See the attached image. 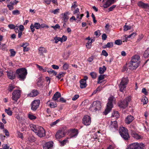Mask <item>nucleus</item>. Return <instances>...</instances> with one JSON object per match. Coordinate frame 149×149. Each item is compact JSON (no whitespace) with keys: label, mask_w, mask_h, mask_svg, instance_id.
I'll return each mask as SVG.
<instances>
[{"label":"nucleus","mask_w":149,"mask_h":149,"mask_svg":"<svg viewBox=\"0 0 149 149\" xmlns=\"http://www.w3.org/2000/svg\"><path fill=\"white\" fill-rule=\"evenodd\" d=\"M31 129L40 137L45 136L46 135L45 130L42 127L31 124L30 125Z\"/></svg>","instance_id":"f257e3e1"},{"label":"nucleus","mask_w":149,"mask_h":149,"mask_svg":"<svg viewBox=\"0 0 149 149\" xmlns=\"http://www.w3.org/2000/svg\"><path fill=\"white\" fill-rule=\"evenodd\" d=\"M140 57L138 55H135L132 57V60L129 63V68L130 69H136L140 64Z\"/></svg>","instance_id":"f03ea898"},{"label":"nucleus","mask_w":149,"mask_h":149,"mask_svg":"<svg viewBox=\"0 0 149 149\" xmlns=\"http://www.w3.org/2000/svg\"><path fill=\"white\" fill-rule=\"evenodd\" d=\"M16 73L17 74V77L20 80H24L27 74L26 70L25 68H21L17 69Z\"/></svg>","instance_id":"7ed1b4c3"},{"label":"nucleus","mask_w":149,"mask_h":149,"mask_svg":"<svg viewBox=\"0 0 149 149\" xmlns=\"http://www.w3.org/2000/svg\"><path fill=\"white\" fill-rule=\"evenodd\" d=\"M119 133L122 137L125 140H127L130 138L128 130L125 127H120L119 130Z\"/></svg>","instance_id":"20e7f679"},{"label":"nucleus","mask_w":149,"mask_h":149,"mask_svg":"<svg viewBox=\"0 0 149 149\" xmlns=\"http://www.w3.org/2000/svg\"><path fill=\"white\" fill-rule=\"evenodd\" d=\"M113 99V97H110L108 99V102L107 104V108L105 111L103 112L104 114L107 115L111 110L112 108L113 107L112 102Z\"/></svg>","instance_id":"39448f33"},{"label":"nucleus","mask_w":149,"mask_h":149,"mask_svg":"<svg viewBox=\"0 0 149 149\" xmlns=\"http://www.w3.org/2000/svg\"><path fill=\"white\" fill-rule=\"evenodd\" d=\"M101 103L99 101L94 102L90 107V110L93 111H96L100 110L101 107Z\"/></svg>","instance_id":"423d86ee"},{"label":"nucleus","mask_w":149,"mask_h":149,"mask_svg":"<svg viewBox=\"0 0 149 149\" xmlns=\"http://www.w3.org/2000/svg\"><path fill=\"white\" fill-rule=\"evenodd\" d=\"M127 149H145V148L143 144L135 143L128 145Z\"/></svg>","instance_id":"0eeeda50"},{"label":"nucleus","mask_w":149,"mask_h":149,"mask_svg":"<svg viewBox=\"0 0 149 149\" xmlns=\"http://www.w3.org/2000/svg\"><path fill=\"white\" fill-rule=\"evenodd\" d=\"M128 82V79L127 78H122L119 86L120 90V91L123 92L124 89L126 87V85L127 84Z\"/></svg>","instance_id":"6e6552de"},{"label":"nucleus","mask_w":149,"mask_h":149,"mask_svg":"<svg viewBox=\"0 0 149 149\" xmlns=\"http://www.w3.org/2000/svg\"><path fill=\"white\" fill-rule=\"evenodd\" d=\"M20 91L19 90H15L12 93V99L13 100L17 102L20 98Z\"/></svg>","instance_id":"1a4fd4ad"},{"label":"nucleus","mask_w":149,"mask_h":149,"mask_svg":"<svg viewBox=\"0 0 149 149\" xmlns=\"http://www.w3.org/2000/svg\"><path fill=\"white\" fill-rule=\"evenodd\" d=\"M82 121L84 124L86 125H89L91 123V118L89 116L86 115L83 117Z\"/></svg>","instance_id":"9d476101"},{"label":"nucleus","mask_w":149,"mask_h":149,"mask_svg":"<svg viewBox=\"0 0 149 149\" xmlns=\"http://www.w3.org/2000/svg\"><path fill=\"white\" fill-rule=\"evenodd\" d=\"M40 103V101L38 100H34L31 103V109L35 111L38 107Z\"/></svg>","instance_id":"9b49d317"},{"label":"nucleus","mask_w":149,"mask_h":149,"mask_svg":"<svg viewBox=\"0 0 149 149\" xmlns=\"http://www.w3.org/2000/svg\"><path fill=\"white\" fill-rule=\"evenodd\" d=\"M110 127V129L113 131L117 130L118 125L117 121H111Z\"/></svg>","instance_id":"f8f14e48"},{"label":"nucleus","mask_w":149,"mask_h":149,"mask_svg":"<svg viewBox=\"0 0 149 149\" xmlns=\"http://www.w3.org/2000/svg\"><path fill=\"white\" fill-rule=\"evenodd\" d=\"M65 135V133L63 131L58 130L55 135V137L56 139H59L64 137Z\"/></svg>","instance_id":"ddd939ff"},{"label":"nucleus","mask_w":149,"mask_h":149,"mask_svg":"<svg viewBox=\"0 0 149 149\" xmlns=\"http://www.w3.org/2000/svg\"><path fill=\"white\" fill-rule=\"evenodd\" d=\"M138 6L143 8H149V5L148 3H146L141 1H139L137 3Z\"/></svg>","instance_id":"4468645a"},{"label":"nucleus","mask_w":149,"mask_h":149,"mask_svg":"<svg viewBox=\"0 0 149 149\" xmlns=\"http://www.w3.org/2000/svg\"><path fill=\"white\" fill-rule=\"evenodd\" d=\"M52 141H49L46 143L43 146V149H51L53 146Z\"/></svg>","instance_id":"2eb2a0df"},{"label":"nucleus","mask_w":149,"mask_h":149,"mask_svg":"<svg viewBox=\"0 0 149 149\" xmlns=\"http://www.w3.org/2000/svg\"><path fill=\"white\" fill-rule=\"evenodd\" d=\"M134 118L133 116H128L125 120V122L127 124H129L134 120Z\"/></svg>","instance_id":"dca6fc26"},{"label":"nucleus","mask_w":149,"mask_h":149,"mask_svg":"<svg viewBox=\"0 0 149 149\" xmlns=\"http://www.w3.org/2000/svg\"><path fill=\"white\" fill-rule=\"evenodd\" d=\"M115 2V0H108L104 4L103 7L104 8H107Z\"/></svg>","instance_id":"f3484780"},{"label":"nucleus","mask_w":149,"mask_h":149,"mask_svg":"<svg viewBox=\"0 0 149 149\" xmlns=\"http://www.w3.org/2000/svg\"><path fill=\"white\" fill-rule=\"evenodd\" d=\"M7 73V75L8 78L11 79H13L15 78V75L14 72L11 71H7L6 72Z\"/></svg>","instance_id":"a211bd4d"},{"label":"nucleus","mask_w":149,"mask_h":149,"mask_svg":"<svg viewBox=\"0 0 149 149\" xmlns=\"http://www.w3.org/2000/svg\"><path fill=\"white\" fill-rule=\"evenodd\" d=\"M131 134L132 136L136 139H139L142 138V137L140 135L134 131H132Z\"/></svg>","instance_id":"6ab92c4d"},{"label":"nucleus","mask_w":149,"mask_h":149,"mask_svg":"<svg viewBox=\"0 0 149 149\" xmlns=\"http://www.w3.org/2000/svg\"><path fill=\"white\" fill-rule=\"evenodd\" d=\"M68 12L61 14V15L62 16L63 20L65 22H67L69 19V17L68 16Z\"/></svg>","instance_id":"aec40b11"},{"label":"nucleus","mask_w":149,"mask_h":149,"mask_svg":"<svg viewBox=\"0 0 149 149\" xmlns=\"http://www.w3.org/2000/svg\"><path fill=\"white\" fill-rule=\"evenodd\" d=\"M61 97V93L58 92H57L54 95L52 99L54 101H57L58 99Z\"/></svg>","instance_id":"412c9836"},{"label":"nucleus","mask_w":149,"mask_h":149,"mask_svg":"<svg viewBox=\"0 0 149 149\" xmlns=\"http://www.w3.org/2000/svg\"><path fill=\"white\" fill-rule=\"evenodd\" d=\"M86 81L85 80L81 79L80 81V87L81 88H85L87 86V85L86 84Z\"/></svg>","instance_id":"4be33fe9"},{"label":"nucleus","mask_w":149,"mask_h":149,"mask_svg":"<svg viewBox=\"0 0 149 149\" xmlns=\"http://www.w3.org/2000/svg\"><path fill=\"white\" fill-rule=\"evenodd\" d=\"M47 52L46 49L43 47H40L39 49V54L40 55H43L44 53Z\"/></svg>","instance_id":"5701e85b"},{"label":"nucleus","mask_w":149,"mask_h":149,"mask_svg":"<svg viewBox=\"0 0 149 149\" xmlns=\"http://www.w3.org/2000/svg\"><path fill=\"white\" fill-rule=\"evenodd\" d=\"M128 104L127 102L124 100L121 102L119 105L120 107L124 109L126 108Z\"/></svg>","instance_id":"b1692460"},{"label":"nucleus","mask_w":149,"mask_h":149,"mask_svg":"<svg viewBox=\"0 0 149 149\" xmlns=\"http://www.w3.org/2000/svg\"><path fill=\"white\" fill-rule=\"evenodd\" d=\"M47 104L49 105L51 108H55L57 106V104L56 102L54 103L50 101H48L47 102Z\"/></svg>","instance_id":"393cba45"},{"label":"nucleus","mask_w":149,"mask_h":149,"mask_svg":"<svg viewBox=\"0 0 149 149\" xmlns=\"http://www.w3.org/2000/svg\"><path fill=\"white\" fill-rule=\"evenodd\" d=\"M17 88V87L15 86V85L13 84H10L8 87V91L11 92L13 89H16Z\"/></svg>","instance_id":"a878e982"},{"label":"nucleus","mask_w":149,"mask_h":149,"mask_svg":"<svg viewBox=\"0 0 149 149\" xmlns=\"http://www.w3.org/2000/svg\"><path fill=\"white\" fill-rule=\"evenodd\" d=\"M38 92L37 90H33L29 94V95L31 97H34L36 96L38 94Z\"/></svg>","instance_id":"bb28decb"},{"label":"nucleus","mask_w":149,"mask_h":149,"mask_svg":"<svg viewBox=\"0 0 149 149\" xmlns=\"http://www.w3.org/2000/svg\"><path fill=\"white\" fill-rule=\"evenodd\" d=\"M78 134V131L77 130H71V136L72 137L77 136Z\"/></svg>","instance_id":"cd10ccee"},{"label":"nucleus","mask_w":149,"mask_h":149,"mask_svg":"<svg viewBox=\"0 0 149 149\" xmlns=\"http://www.w3.org/2000/svg\"><path fill=\"white\" fill-rule=\"evenodd\" d=\"M76 20H77V22H78L81 21V20L82 19V17L84 16V14H80V13L76 14Z\"/></svg>","instance_id":"c85d7f7f"},{"label":"nucleus","mask_w":149,"mask_h":149,"mask_svg":"<svg viewBox=\"0 0 149 149\" xmlns=\"http://www.w3.org/2000/svg\"><path fill=\"white\" fill-rule=\"evenodd\" d=\"M119 116V115L118 111H114L112 113L111 117H115L116 118H118Z\"/></svg>","instance_id":"c756f323"},{"label":"nucleus","mask_w":149,"mask_h":149,"mask_svg":"<svg viewBox=\"0 0 149 149\" xmlns=\"http://www.w3.org/2000/svg\"><path fill=\"white\" fill-rule=\"evenodd\" d=\"M113 44L112 42H108L107 44L104 45L103 47L104 48H110L113 47Z\"/></svg>","instance_id":"7c9ffc66"},{"label":"nucleus","mask_w":149,"mask_h":149,"mask_svg":"<svg viewBox=\"0 0 149 149\" xmlns=\"http://www.w3.org/2000/svg\"><path fill=\"white\" fill-rule=\"evenodd\" d=\"M106 70V68L104 66H103L102 68L100 67L99 70V73L100 74H103Z\"/></svg>","instance_id":"2f4dec72"},{"label":"nucleus","mask_w":149,"mask_h":149,"mask_svg":"<svg viewBox=\"0 0 149 149\" xmlns=\"http://www.w3.org/2000/svg\"><path fill=\"white\" fill-rule=\"evenodd\" d=\"M143 56L145 58H148L149 57V47L144 52Z\"/></svg>","instance_id":"473e14b6"},{"label":"nucleus","mask_w":149,"mask_h":149,"mask_svg":"<svg viewBox=\"0 0 149 149\" xmlns=\"http://www.w3.org/2000/svg\"><path fill=\"white\" fill-rule=\"evenodd\" d=\"M65 74V72H60L59 73L58 75L56 76V77H57L58 79H59L61 77H63Z\"/></svg>","instance_id":"72a5a7b5"},{"label":"nucleus","mask_w":149,"mask_h":149,"mask_svg":"<svg viewBox=\"0 0 149 149\" xmlns=\"http://www.w3.org/2000/svg\"><path fill=\"white\" fill-rule=\"evenodd\" d=\"M5 111L9 116H11L12 114V112L10 110V108H8V109H5Z\"/></svg>","instance_id":"f704fd0d"},{"label":"nucleus","mask_w":149,"mask_h":149,"mask_svg":"<svg viewBox=\"0 0 149 149\" xmlns=\"http://www.w3.org/2000/svg\"><path fill=\"white\" fill-rule=\"evenodd\" d=\"M141 101L143 102V104H147L148 102V99L145 96L143 97L141 100Z\"/></svg>","instance_id":"c9c22d12"},{"label":"nucleus","mask_w":149,"mask_h":149,"mask_svg":"<svg viewBox=\"0 0 149 149\" xmlns=\"http://www.w3.org/2000/svg\"><path fill=\"white\" fill-rule=\"evenodd\" d=\"M47 72L49 74H53L55 75H56L57 74V72H56L51 69H49L47 70Z\"/></svg>","instance_id":"e433bc0d"},{"label":"nucleus","mask_w":149,"mask_h":149,"mask_svg":"<svg viewBox=\"0 0 149 149\" xmlns=\"http://www.w3.org/2000/svg\"><path fill=\"white\" fill-rule=\"evenodd\" d=\"M92 42V41L88 40L86 44V47L87 48L89 49L91 48Z\"/></svg>","instance_id":"4c0bfd02"},{"label":"nucleus","mask_w":149,"mask_h":149,"mask_svg":"<svg viewBox=\"0 0 149 149\" xmlns=\"http://www.w3.org/2000/svg\"><path fill=\"white\" fill-rule=\"evenodd\" d=\"M90 75L92 78L95 79L97 77V74L95 72H93L90 73Z\"/></svg>","instance_id":"58836bf2"},{"label":"nucleus","mask_w":149,"mask_h":149,"mask_svg":"<svg viewBox=\"0 0 149 149\" xmlns=\"http://www.w3.org/2000/svg\"><path fill=\"white\" fill-rule=\"evenodd\" d=\"M34 26L36 29H38L40 28L41 25H40L39 23L36 22L34 24Z\"/></svg>","instance_id":"ea45409f"},{"label":"nucleus","mask_w":149,"mask_h":149,"mask_svg":"<svg viewBox=\"0 0 149 149\" xmlns=\"http://www.w3.org/2000/svg\"><path fill=\"white\" fill-rule=\"evenodd\" d=\"M131 28L132 27L131 26L125 25L124 26V31H127L131 29Z\"/></svg>","instance_id":"a19ab883"},{"label":"nucleus","mask_w":149,"mask_h":149,"mask_svg":"<svg viewBox=\"0 0 149 149\" xmlns=\"http://www.w3.org/2000/svg\"><path fill=\"white\" fill-rule=\"evenodd\" d=\"M19 11L18 10H15L12 11V14L14 15H17L20 14Z\"/></svg>","instance_id":"79ce46f5"},{"label":"nucleus","mask_w":149,"mask_h":149,"mask_svg":"<svg viewBox=\"0 0 149 149\" xmlns=\"http://www.w3.org/2000/svg\"><path fill=\"white\" fill-rule=\"evenodd\" d=\"M28 117L31 120H34L36 118V116L31 114H29L28 115Z\"/></svg>","instance_id":"37998d69"},{"label":"nucleus","mask_w":149,"mask_h":149,"mask_svg":"<svg viewBox=\"0 0 149 149\" xmlns=\"http://www.w3.org/2000/svg\"><path fill=\"white\" fill-rule=\"evenodd\" d=\"M0 48L3 50H5L6 49V46L4 44H3L0 46Z\"/></svg>","instance_id":"c03bdc74"},{"label":"nucleus","mask_w":149,"mask_h":149,"mask_svg":"<svg viewBox=\"0 0 149 149\" xmlns=\"http://www.w3.org/2000/svg\"><path fill=\"white\" fill-rule=\"evenodd\" d=\"M54 39L55 40V42L56 43H57L58 41L61 42V38L60 37H55L54 38Z\"/></svg>","instance_id":"a18cd8bd"},{"label":"nucleus","mask_w":149,"mask_h":149,"mask_svg":"<svg viewBox=\"0 0 149 149\" xmlns=\"http://www.w3.org/2000/svg\"><path fill=\"white\" fill-rule=\"evenodd\" d=\"M68 141L67 139H64L63 141H60V143L61 146H64L67 142Z\"/></svg>","instance_id":"49530a36"},{"label":"nucleus","mask_w":149,"mask_h":149,"mask_svg":"<svg viewBox=\"0 0 149 149\" xmlns=\"http://www.w3.org/2000/svg\"><path fill=\"white\" fill-rule=\"evenodd\" d=\"M115 43L118 45H120L122 44V41L120 40H117L115 41Z\"/></svg>","instance_id":"de8ad7c7"},{"label":"nucleus","mask_w":149,"mask_h":149,"mask_svg":"<svg viewBox=\"0 0 149 149\" xmlns=\"http://www.w3.org/2000/svg\"><path fill=\"white\" fill-rule=\"evenodd\" d=\"M51 27L55 30L57 29H59L60 28V25L58 24H56L55 26H51Z\"/></svg>","instance_id":"09e8293b"},{"label":"nucleus","mask_w":149,"mask_h":149,"mask_svg":"<svg viewBox=\"0 0 149 149\" xmlns=\"http://www.w3.org/2000/svg\"><path fill=\"white\" fill-rule=\"evenodd\" d=\"M10 51L11 53L10 56H13L15 55L16 52L13 49H10Z\"/></svg>","instance_id":"8fccbe9b"},{"label":"nucleus","mask_w":149,"mask_h":149,"mask_svg":"<svg viewBox=\"0 0 149 149\" xmlns=\"http://www.w3.org/2000/svg\"><path fill=\"white\" fill-rule=\"evenodd\" d=\"M80 13L79 11V8H77L76 9L73 11V14L76 15V14H77L78 13Z\"/></svg>","instance_id":"3c124183"},{"label":"nucleus","mask_w":149,"mask_h":149,"mask_svg":"<svg viewBox=\"0 0 149 149\" xmlns=\"http://www.w3.org/2000/svg\"><path fill=\"white\" fill-rule=\"evenodd\" d=\"M61 38V42L65 41L67 39V37L65 36L64 35L62 37V38Z\"/></svg>","instance_id":"603ef678"},{"label":"nucleus","mask_w":149,"mask_h":149,"mask_svg":"<svg viewBox=\"0 0 149 149\" xmlns=\"http://www.w3.org/2000/svg\"><path fill=\"white\" fill-rule=\"evenodd\" d=\"M69 67V65L68 64L65 63L63 66V68L65 70L67 69Z\"/></svg>","instance_id":"864d4df0"},{"label":"nucleus","mask_w":149,"mask_h":149,"mask_svg":"<svg viewBox=\"0 0 149 149\" xmlns=\"http://www.w3.org/2000/svg\"><path fill=\"white\" fill-rule=\"evenodd\" d=\"M3 132L5 133V135L7 136H9V133L8 130L6 129H4L3 130Z\"/></svg>","instance_id":"5fc2aeb1"},{"label":"nucleus","mask_w":149,"mask_h":149,"mask_svg":"<svg viewBox=\"0 0 149 149\" xmlns=\"http://www.w3.org/2000/svg\"><path fill=\"white\" fill-rule=\"evenodd\" d=\"M59 120H57L55 121L52 123L50 124V125L51 126H54L56 125L59 121Z\"/></svg>","instance_id":"6e6d98bb"},{"label":"nucleus","mask_w":149,"mask_h":149,"mask_svg":"<svg viewBox=\"0 0 149 149\" xmlns=\"http://www.w3.org/2000/svg\"><path fill=\"white\" fill-rule=\"evenodd\" d=\"M142 92L145 95H147L148 94V92L146 91V89L145 88H143L142 89Z\"/></svg>","instance_id":"4d7b16f0"},{"label":"nucleus","mask_w":149,"mask_h":149,"mask_svg":"<svg viewBox=\"0 0 149 149\" xmlns=\"http://www.w3.org/2000/svg\"><path fill=\"white\" fill-rule=\"evenodd\" d=\"M77 6V5L76 4H72V6L71 7V10L72 11H73V10L75 9Z\"/></svg>","instance_id":"13d9d810"},{"label":"nucleus","mask_w":149,"mask_h":149,"mask_svg":"<svg viewBox=\"0 0 149 149\" xmlns=\"http://www.w3.org/2000/svg\"><path fill=\"white\" fill-rule=\"evenodd\" d=\"M102 55L107 56L108 55V54L105 50H103L102 52Z\"/></svg>","instance_id":"bf43d9fd"},{"label":"nucleus","mask_w":149,"mask_h":149,"mask_svg":"<svg viewBox=\"0 0 149 149\" xmlns=\"http://www.w3.org/2000/svg\"><path fill=\"white\" fill-rule=\"evenodd\" d=\"M131 100V97H130L129 96L126 97V99H125L124 100L126 101L127 102V104H128V103L129 102H130Z\"/></svg>","instance_id":"052dcab7"},{"label":"nucleus","mask_w":149,"mask_h":149,"mask_svg":"<svg viewBox=\"0 0 149 149\" xmlns=\"http://www.w3.org/2000/svg\"><path fill=\"white\" fill-rule=\"evenodd\" d=\"M34 28H35L34 25L33 24H31L30 26V29L33 32L35 30Z\"/></svg>","instance_id":"680f3d73"},{"label":"nucleus","mask_w":149,"mask_h":149,"mask_svg":"<svg viewBox=\"0 0 149 149\" xmlns=\"http://www.w3.org/2000/svg\"><path fill=\"white\" fill-rule=\"evenodd\" d=\"M7 6L10 10H12L14 8L13 6L12 5L8 4Z\"/></svg>","instance_id":"e2e57ef3"},{"label":"nucleus","mask_w":149,"mask_h":149,"mask_svg":"<svg viewBox=\"0 0 149 149\" xmlns=\"http://www.w3.org/2000/svg\"><path fill=\"white\" fill-rule=\"evenodd\" d=\"M116 5H113L112 6L109 8L108 9L109 11H111L113 10L114 8L116 7Z\"/></svg>","instance_id":"0e129e2a"},{"label":"nucleus","mask_w":149,"mask_h":149,"mask_svg":"<svg viewBox=\"0 0 149 149\" xmlns=\"http://www.w3.org/2000/svg\"><path fill=\"white\" fill-rule=\"evenodd\" d=\"M79 95H75L72 98V100L73 101H75L79 97Z\"/></svg>","instance_id":"69168bd1"},{"label":"nucleus","mask_w":149,"mask_h":149,"mask_svg":"<svg viewBox=\"0 0 149 149\" xmlns=\"http://www.w3.org/2000/svg\"><path fill=\"white\" fill-rule=\"evenodd\" d=\"M136 35V33L135 32H133L130 35H129L128 37L127 38H130L132 37H133V38Z\"/></svg>","instance_id":"338daca9"},{"label":"nucleus","mask_w":149,"mask_h":149,"mask_svg":"<svg viewBox=\"0 0 149 149\" xmlns=\"http://www.w3.org/2000/svg\"><path fill=\"white\" fill-rule=\"evenodd\" d=\"M15 25L13 24H9L8 25V26L10 29H13L14 28Z\"/></svg>","instance_id":"774afa93"}]
</instances>
